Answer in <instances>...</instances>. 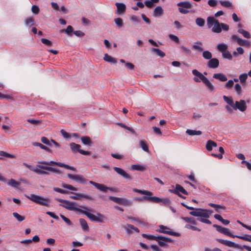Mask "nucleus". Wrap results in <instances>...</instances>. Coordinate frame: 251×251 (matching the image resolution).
<instances>
[{
  "mask_svg": "<svg viewBox=\"0 0 251 251\" xmlns=\"http://www.w3.org/2000/svg\"><path fill=\"white\" fill-rule=\"evenodd\" d=\"M33 145L34 146L39 147L41 149H43L49 152H51V150L50 149L40 143L34 142L33 143Z\"/></svg>",
  "mask_w": 251,
  "mask_h": 251,
  "instance_id": "obj_39",
  "label": "nucleus"
},
{
  "mask_svg": "<svg viewBox=\"0 0 251 251\" xmlns=\"http://www.w3.org/2000/svg\"><path fill=\"white\" fill-rule=\"evenodd\" d=\"M103 59L104 61L112 64H115L116 63V59L109 55L108 54H104Z\"/></svg>",
  "mask_w": 251,
  "mask_h": 251,
  "instance_id": "obj_35",
  "label": "nucleus"
},
{
  "mask_svg": "<svg viewBox=\"0 0 251 251\" xmlns=\"http://www.w3.org/2000/svg\"><path fill=\"white\" fill-rule=\"evenodd\" d=\"M180 48L181 49L182 52L185 54L189 55L191 53V50L189 48H186L184 46H181Z\"/></svg>",
  "mask_w": 251,
  "mask_h": 251,
  "instance_id": "obj_51",
  "label": "nucleus"
},
{
  "mask_svg": "<svg viewBox=\"0 0 251 251\" xmlns=\"http://www.w3.org/2000/svg\"><path fill=\"white\" fill-rule=\"evenodd\" d=\"M41 42L43 44L48 46H52V42L49 40L48 39H45V38H42L41 39Z\"/></svg>",
  "mask_w": 251,
  "mask_h": 251,
  "instance_id": "obj_64",
  "label": "nucleus"
},
{
  "mask_svg": "<svg viewBox=\"0 0 251 251\" xmlns=\"http://www.w3.org/2000/svg\"><path fill=\"white\" fill-rule=\"evenodd\" d=\"M163 12L162 7L158 6L153 10L152 15L154 17H160L163 14Z\"/></svg>",
  "mask_w": 251,
  "mask_h": 251,
  "instance_id": "obj_23",
  "label": "nucleus"
},
{
  "mask_svg": "<svg viewBox=\"0 0 251 251\" xmlns=\"http://www.w3.org/2000/svg\"><path fill=\"white\" fill-rule=\"evenodd\" d=\"M114 22L116 25L119 27H122L123 25V20L120 18H117L115 19Z\"/></svg>",
  "mask_w": 251,
  "mask_h": 251,
  "instance_id": "obj_61",
  "label": "nucleus"
},
{
  "mask_svg": "<svg viewBox=\"0 0 251 251\" xmlns=\"http://www.w3.org/2000/svg\"><path fill=\"white\" fill-rule=\"evenodd\" d=\"M238 32L241 34L245 38L249 39L251 37L250 33L242 28L238 29Z\"/></svg>",
  "mask_w": 251,
  "mask_h": 251,
  "instance_id": "obj_41",
  "label": "nucleus"
},
{
  "mask_svg": "<svg viewBox=\"0 0 251 251\" xmlns=\"http://www.w3.org/2000/svg\"><path fill=\"white\" fill-rule=\"evenodd\" d=\"M117 9L115 11V14L118 15L124 14L126 9V7L125 4L122 2H116L115 3Z\"/></svg>",
  "mask_w": 251,
  "mask_h": 251,
  "instance_id": "obj_15",
  "label": "nucleus"
},
{
  "mask_svg": "<svg viewBox=\"0 0 251 251\" xmlns=\"http://www.w3.org/2000/svg\"><path fill=\"white\" fill-rule=\"evenodd\" d=\"M81 140L83 144L85 145L91 146L92 144V142L90 138L88 136H82L81 137Z\"/></svg>",
  "mask_w": 251,
  "mask_h": 251,
  "instance_id": "obj_31",
  "label": "nucleus"
},
{
  "mask_svg": "<svg viewBox=\"0 0 251 251\" xmlns=\"http://www.w3.org/2000/svg\"><path fill=\"white\" fill-rule=\"evenodd\" d=\"M62 187L64 188H66L69 190H70L75 191H77V189L76 188L74 187V186H73L72 185H70V184L63 183L62 184Z\"/></svg>",
  "mask_w": 251,
  "mask_h": 251,
  "instance_id": "obj_55",
  "label": "nucleus"
},
{
  "mask_svg": "<svg viewBox=\"0 0 251 251\" xmlns=\"http://www.w3.org/2000/svg\"><path fill=\"white\" fill-rule=\"evenodd\" d=\"M53 189L54 191L61 193V194H67L68 193V192L67 191L62 189L58 187H53Z\"/></svg>",
  "mask_w": 251,
  "mask_h": 251,
  "instance_id": "obj_63",
  "label": "nucleus"
},
{
  "mask_svg": "<svg viewBox=\"0 0 251 251\" xmlns=\"http://www.w3.org/2000/svg\"><path fill=\"white\" fill-rule=\"evenodd\" d=\"M89 183L95 186L97 189L103 193H106L107 190L115 191V189L112 187H108L103 184H100L92 180L89 181Z\"/></svg>",
  "mask_w": 251,
  "mask_h": 251,
  "instance_id": "obj_12",
  "label": "nucleus"
},
{
  "mask_svg": "<svg viewBox=\"0 0 251 251\" xmlns=\"http://www.w3.org/2000/svg\"><path fill=\"white\" fill-rule=\"evenodd\" d=\"M73 32V28L71 25H68L66 29H61L60 31V33L65 32L69 36H72Z\"/></svg>",
  "mask_w": 251,
  "mask_h": 251,
  "instance_id": "obj_34",
  "label": "nucleus"
},
{
  "mask_svg": "<svg viewBox=\"0 0 251 251\" xmlns=\"http://www.w3.org/2000/svg\"><path fill=\"white\" fill-rule=\"evenodd\" d=\"M222 234H225L226 235H227V236H230V237H233L234 238L235 237V235H233L230 232V231L229 230V229L228 228H226V227H224V229H223V231L222 233Z\"/></svg>",
  "mask_w": 251,
  "mask_h": 251,
  "instance_id": "obj_52",
  "label": "nucleus"
},
{
  "mask_svg": "<svg viewBox=\"0 0 251 251\" xmlns=\"http://www.w3.org/2000/svg\"><path fill=\"white\" fill-rule=\"evenodd\" d=\"M79 221L83 231L84 232H88L89 231V227L86 221L83 218L79 219Z\"/></svg>",
  "mask_w": 251,
  "mask_h": 251,
  "instance_id": "obj_25",
  "label": "nucleus"
},
{
  "mask_svg": "<svg viewBox=\"0 0 251 251\" xmlns=\"http://www.w3.org/2000/svg\"><path fill=\"white\" fill-rule=\"evenodd\" d=\"M248 74H242L239 76V79L241 83H244L246 82L247 78H248Z\"/></svg>",
  "mask_w": 251,
  "mask_h": 251,
  "instance_id": "obj_49",
  "label": "nucleus"
},
{
  "mask_svg": "<svg viewBox=\"0 0 251 251\" xmlns=\"http://www.w3.org/2000/svg\"><path fill=\"white\" fill-rule=\"evenodd\" d=\"M185 228H186L187 229H192V230H193L194 231H201V229H200L199 228H198V227H197L196 226L190 225L189 224H186L185 226Z\"/></svg>",
  "mask_w": 251,
  "mask_h": 251,
  "instance_id": "obj_56",
  "label": "nucleus"
},
{
  "mask_svg": "<svg viewBox=\"0 0 251 251\" xmlns=\"http://www.w3.org/2000/svg\"><path fill=\"white\" fill-rule=\"evenodd\" d=\"M207 66L209 68H217L219 66V61L216 58H211L208 61Z\"/></svg>",
  "mask_w": 251,
  "mask_h": 251,
  "instance_id": "obj_20",
  "label": "nucleus"
},
{
  "mask_svg": "<svg viewBox=\"0 0 251 251\" xmlns=\"http://www.w3.org/2000/svg\"><path fill=\"white\" fill-rule=\"evenodd\" d=\"M109 199L114 202L125 206H130L132 205V201L126 198H118L113 196H110Z\"/></svg>",
  "mask_w": 251,
  "mask_h": 251,
  "instance_id": "obj_10",
  "label": "nucleus"
},
{
  "mask_svg": "<svg viewBox=\"0 0 251 251\" xmlns=\"http://www.w3.org/2000/svg\"><path fill=\"white\" fill-rule=\"evenodd\" d=\"M186 133L190 136L200 135L202 133L201 131L200 130H196L189 129H187Z\"/></svg>",
  "mask_w": 251,
  "mask_h": 251,
  "instance_id": "obj_36",
  "label": "nucleus"
},
{
  "mask_svg": "<svg viewBox=\"0 0 251 251\" xmlns=\"http://www.w3.org/2000/svg\"><path fill=\"white\" fill-rule=\"evenodd\" d=\"M158 199L155 198H152L151 196H144L142 197H135L134 198V200L136 201H151L152 200L156 201Z\"/></svg>",
  "mask_w": 251,
  "mask_h": 251,
  "instance_id": "obj_24",
  "label": "nucleus"
},
{
  "mask_svg": "<svg viewBox=\"0 0 251 251\" xmlns=\"http://www.w3.org/2000/svg\"><path fill=\"white\" fill-rule=\"evenodd\" d=\"M25 197L31 201L41 205L45 206H49L50 205V200L47 198H44L33 194L29 196H25Z\"/></svg>",
  "mask_w": 251,
  "mask_h": 251,
  "instance_id": "obj_7",
  "label": "nucleus"
},
{
  "mask_svg": "<svg viewBox=\"0 0 251 251\" xmlns=\"http://www.w3.org/2000/svg\"><path fill=\"white\" fill-rule=\"evenodd\" d=\"M142 236L144 238H146L148 240H155L156 241L157 236H155L151 234H147L145 233H143Z\"/></svg>",
  "mask_w": 251,
  "mask_h": 251,
  "instance_id": "obj_44",
  "label": "nucleus"
},
{
  "mask_svg": "<svg viewBox=\"0 0 251 251\" xmlns=\"http://www.w3.org/2000/svg\"><path fill=\"white\" fill-rule=\"evenodd\" d=\"M131 169L133 170H137L140 171H144L145 170V167L141 165L135 164L131 166Z\"/></svg>",
  "mask_w": 251,
  "mask_h": 251,
  "instance_id": "obj_43",
  "label": "nucleus"
},
{
  "mask_svg": "<svg viewBox=\"0 0 251 251\" xmlns=\"http://www.w3.org/2000/svg\"><path fill=\"white\" fill-rule=\"evenodd\" d=\"M216 240L220 243L228 247H232L240 249L241 250L245 249L248 251H251V247L247 245L241 246L238 244L235 243L232 241L224 240L222 239H217Z\"/></svg>",
  "mask_w": 251,
  "mask_h": 251,
  "instance_id": "obj_8",
  "label": "nucleus"
},
{
  "mask_svg": "<svg viewBox=\"0 0 251 251\" xmlns=\"http://www.w3.org/2000/svg\"><path fill=\"white\" fill-rule=\"evenodd\" d=\"M156 241L161 247H167L168 244L173 242V240L169 237L159 235L157 236Z\"/></svg>",
  "mask_w": 251,
  "mask_h": 251,
  "instance_id": "obj_13",
  "label": "nucleus"
},
{
  "mask_svg": "<svg viewBox=\"0 0 251 251\" xmlns=\"http://www.w3.org/2000/svg\"><path fill=\"white\" fill-rule=\"evenodd\" d=\"M67 176L68 178L74 180L82 184H85L86 181V179L84 178L83 176L81 175H72L68 174L67 175Z\"/></svg>",
  "mask_w": 251,
  "mask_h": 251,
  "instance_id": "obj_17",
  "label": "nucleus"
},
{
  "mask_svg": "<svg viewBox=\"0 0 251 251\" xmlns=\"http://www.w3.org/2000/svg\"><path fill=\"white\" fill-rule=\"evenodd\" d=\"M70 147L71 151L73 153L79 152L81 154L85 155H89L91 154L90 151H85L80 149V145L76 144L75 143H71L70 144Z\"/></svg>",
  "mask_w": 251,
  "mask_h": 251,
  "instance_id": "obj_11",
  "label": "nucleus"
},
{
  "mask_svg": "<svg viewBox=\"0 0 251 251\" xmlns=\"http://www.w3.org/2000/svg\"><path fill=\"white\" fill-rule=\"evenodd\" d=\"M13 215L19 222H20L25 219V217L24 216L20 215L17 212L13 213Z\"/></svg>",
  "mask_w": 251,
  "mask_h": 251,
  "instance_id": "obj_50",
  "label": "nucleus"
},
{
  "mask_svg": "<svg viewBox=\"0 0 251 251\" xmlns=\"http://www.w3.org/2000/svg\"><path fill=\"white\" fill-rule=\"evenodd\" d=\"M202 56L205 59L210 60L212 58V53L210 51L206 50L203 51Z\"/></svg>",
  "mask_w": 251,
  "mask_h": 251,
  "instance_id": "obj_47",
  "label": "nucleus"
},
{
  "mask_svg": "<svg viewBox=\"0 0 251 251\" xmlns=\"http://www.w3.org/2000/svg\"><path fill=\"white\" fill-rule=\"evenodd\" d=\"M213 77L216 79H218L222 82L227 81V78L226 76L223 73H216L213 75Z\"/></svg>",
  "mask_w": 251,
  "mask_h": 251,
  "instance_id": "obj_22",
  "label": "nucleus"
},
{
  "mask_svg": "<svg viewBox=\"0 0 251 251\" xmlns=\"http://www.w3.org/2000/svg\"><path fill=\"white\" fill-rule=\"evenodd\" d=\"M196 23L199 26L202 27L204 25L205 21L201 18H197L196 19Z\"/></svg>",
  "mask_w": 251,
  "mask_h": 251,
  "instance_id": "obj_48",
  "label": "nucleus"
},
{
  "mask_svg": "<svg viewBox=\"0 0 251 251\" xmlns=\"http://www.w3.org/2000/svg\"><path fill=\"white\" fill-rule=\"evenodd\" d=\"M128 219H129V220H132V221L136 222L138 223H139L140 224H142V225L146 224L145 222H144L143 221L141 220L139 218L128 217Z\"/></svg>",
  "mask_w": 251,
  "mask_h": 251,
  "instance_id": "obj_53",
  "label": "nucleus"
},
{
  "mask_svg": "<svg viewBox=\"0 0 251 251\" xmlns=\"http://www.w3.org/2000/svg\"><path fill=\"white\" fill-rule=\"evenodd\" d=\"M217 48L218 50L222 53V52L227 50L228 46H227V45H226V44H225L224 43H221V44H219L217 45Z\"/></svg>",
  "mask_w": 251,
  "mask_h": 251,
  "instance_id": "obj_40",
  "label": "nucleus"
},
{
  "mask_svg": "<svg viewBox=\"0 0 251 251\" xmlns=\"http://www.w3.org/2000/svg\"><path fill=\"white\" fill-rule=\"evenodd\" d=\"M230 39L232 41H236L240 46L249 47L250 44L249 41L240 38L236 35H231Z\"/></svg>",
  "mask_w": 251,
  "mask_h": 251,
  "instance_id": "obj_14",
  "label": "nucleus"
},
{
  "mask_svg": "<svg viewBox=\"0 0 251 251\" xmlns=\"http://www.w3.org/2000/svg\"><path fill=\"white\" fill-rule=\"evenodd\" d=\"M60 217L68 226L73 225L72 222L70 221L69 219H68V218L66 217L65 216L62 214H60Z\"/></svg>",
  "mask_w": 251,
  "mask_h": 251,
  "instance_id": "obj_57",
  "label": "nucleus"
},
{
  "mask_svg": "<svg viewBox=\"0 0 251 251\" xmlns=\"http://www.w3.org/2000/svg\"><path fill=\"white\" fill-rule=\"evenodd\" d=\"M31 11L33 13L38 14L40 11L39 6L36 5H33L31 7Z\"/></svg>",
  "mask_w": 251,
  "mask_h": 251,
  "instance_id": "obj_62",
  "label": "nucleus"
},
{
  "mask_svg": "<svg viewBox=\"0 0 251 251\" xmlns=\"http://www.w3.org/2000/svg\"><path fill=\"white\" fill-rule=\"evenodd\" d=\"M224 100L234 110H239L241 112H244L247 110V106L244 100H240L239 101L234 102L232 97L223 96Z\"/></svg>",
  "mask_w": 251,
  "mask_h": 251,
  "instance_id": "obj_4",
  "label": "nucleus"
},
{
  "mask_svg": "<svg viewBox=\"0 0 251 251\" xmlns=\"http://www.w3.org/2000/svg\"><path fill=\"white\" fill-rule=\"evenodd\" d=\"M169 191L174 194H176L179 197H181V195L180 194V192L184 194L188 195V192L182 187L180 185L176 184V189L174 190H169Z\"/></svg>",
  "mask_w": 251,
  "mask_h": 251,
  "instance_id": "obj_16",
  "label": "nucleus"
},
{
  "mask_svg": "<svg viewBox=\"0 0 251 251\" xmlns=\"http://www.w3.org/2000/svg\"><path fill=\"white\" fill-rule=\"evenodd\" d=\"M219 2L222 6L226 7H229L232 5V3L227 0H220Z\"/></svg>",
  "mask_w": 251,
  "mask_h": 251,
  "instance_id": "obj_58",
  "label": "nucleus"
},
{
  "mask_svg": "<svg viewBox=\"0 0 251 251\" xmlns=\"http://www.w3.org/2000/svg\"><path fill=\"white\" fill-rule=\"evenodd\" d=\"M159 229L157 231L160 233H163L176 236H179V233H178V232L167 230L166 229H169V228L166 226H164L163 225H160L159 226Z\"/></svg>",
  "mask_w": 251,
  "mask_h": 251,
  "instance_id": "obj_18",
  "label": "nucleus"
},
{
  "mask_svg": "<svg viewBox=\"0 0 251 251\" xmlns=\"http://www.w3.org/2000/svg\"><path fill=\"white\" fill-rule=\"evenodd\" d=\"M208 205L214 208L216 211H217V212H219V213L221 212L220 209H222L223 210H225L226 209V207L225 206L219 205V204H215V203H209L208 204Z\"/></svg>",
  "mask_w": 251,
  "mask_h": 251,
  "instance_id": "obj_30",
  "label": "nucleus"
},
{
  "mask_svg": "<svg viewBox=\"0 0 251 251\" xmlns=\"http://www.w3.org/2000/svg\"><path fill=\"white\" fill-rule=\"evenodd\" d=\"M46 170L48 171H50L57 174H61L60 171L57 168L41 165H37V168H34L33 172L38 175H49V173L46 171Z\"/></svg>",
  "mask_w": 251,
  "mask_h": 251,
  "instance_id": "obj_5",
  "label": "nucleus"
},
{
  "mask_svg": "<svg viewBox=\"0 0 251 251\" xmlns=\"http://www.w3.org/2000/svg\"><path fill=\"white\" fill-rule=\"evenodd\" d=\"M207 25L208 28H211L213 32L220 33L222 30L227 31L229 30V25L226 24L220 23L214 17L209 16L207 18Z\"/></svg>",
  "mask_w": 251,
  "mask_h": 251,
  "instance_id": "obj_2",
  "label": "nucleus"
},
{
  "mask_svg": "<svg viewBox=\"0 0 251 251\" xmlns=\"http://www.w3.org/2000/svg\"><path fill=\"white\" fill-rule=\"evenodd\" d=\"M234 90L237 95H241L242 94V87L240 84L236 83L234 85Z\"/></svg>",
  "mask_w": 251,
  "mask_h": 251,
  "instance_id": "obj_45",
  "label": "nucleus"
},
{
  "mask_svg": "<svg viewBox=\"0 0 251 251\" xmlns=\"http://www.w3.org/2000/svg\"><path fill=\"white\" fill-rule=\"evenodd\" d=\"M177 5L179 6L178 11L183 14H186L189 12L188 9L191 8L193 6L192 4L189 1H181L177 3Z\"/></svg>",
  "mask_w": 251,
  "mask_h": 251,
  "instance_id": "obj_9",
  "label": "nucleus"
},
{
  "mask_svg": "<svg viewBox=\"0 0 251 251\" xmlns=\"http://www.w3.org/2000/svg\"><path fill=\"white\" fill-rule=\"evenodd\" d=\"M152 198H155L157 199L158 200L156 201L155 200H152L151 202L159 203H162L164 205H168L170 203V201L169 199L166 198V199H161L157 197H152Z\"/></svg>",
  "mask_w": 251,
  "mask_h": 251,
  "instance_id": "obj_26",
  "label": "nucleus"
},
{
  "mask_svg": "<svg viewBox=\"0 0 251 251\" xmlns=\"http://www.w3.org/2000/svg\"><path fill=\"white\" fill-rule=\"evenodd\" d=\"M55 200L62 202L60 205L69 210H73L78 212L86 215L92 222L103 223L105 219V216L100 213H97L96 215L93 214L91 212H94L95 210L91 207L79 205V208L76 207L77 203L75 202L70 201L66 200L55 198Z\"/></svg>",
  "mask_w": 251,
  "mask_h": 251,
  "instance_id": "obj_1",
  "label": "nucleus"
},
{
  "mask_svg": "<svg viewBox=\"0 0 251 251\" xmlns=\"http://www.w3.org/2000/svg\"><path fill=\"white\" fill-rule=\"evenodd\" d=\"M119 125L125 128V129L130 131L133 134H136V132L135 131V130L132 128V127H129V126H126V125H125V124H123V123H119Z\"/></svg>",
  "mask_w": 251,
  "mask_h": 251,
  "instance_id": "obj_54",
  "label": "nucleus"
},
{
  "mask_svg": "<svg viewBox=\"0 0 251 251\" xmlns=\"http://www.w3.org/2000/svg\"><path fill=\"white\" fill-rule=\"evenodd\" d=\"M25 24L26 26L30 27L31 25H34V20L33 18L29 17L25 20Z\"/></svg>",
  "mask_w": 251,
  "mask_h": 251,
  "instance_id": "obj_42",
  "label": "nucleus"
},
{
  "mask_svg": "<svg viewBox=\"0 0 251 251\" xmlns=\"http://www.w3.org/2000/svg\"><path fill=\"white\" fill-rule=\"evenodd\" d=\"M139 146H140V147L141 148H142V149L144 151H145L147 152H148V153L150 152L148 146L145 141L140 140L139 141Z\"/></svg>",
  "mask_w": 251,
  "mask_h": 251,
  "instance_id": "obj_33",
  "label": "nucleus"
},
{
  "mask_svg": "<svg viewBox=\"0 0 251 251\" xmlns=\"http://www.w3.org/2000/svg\"><path fill=\"white\" fill-rule=\"evenodd\" d=\"M202 45V43L201 42L198 41L195 42L192 46V49L199 51H201L203 50V48L201 47Z\"/></svg>",
  "mask_w": 251,
  "mask_h": 251,
  "instance_id": "obj_32",
  "label": "nucleus"
},
{
  "mask_svg": "<svg viewBox=\"0 0 251 251\" xmlns=\"http://www.w3.org/2000/svg\"><path fill=\"white\" fill-rule=\"evenodd\" d=\"M133 191L134 192H136L138 193H139L140 194L147 195V196H151L152 194V193L151 191H148V190H141L138 189L137 188H134L133 189Z\"/></svg>",
  "mask_w": 251,
  "mask_h": 251,
  "instance_id": "obj_37",
  "label": "nucleus"
},
{
  "mask_svg": "<svg viewBox=\"0 0 251 251\" xmlns=\"http://www.w3.org/2000/svg\"><path fill=\"white\" fill-rule=\"evenodd\" d=\"M186 208L189 210H195L190 212V214L195 217H201L205 218L209 217V214L212 213V210H208L205 209L196 208L193 207L187 206Z\"/></svg>",
  "mask_w": 251,
  "mask_h": 251,
  "instance_id": "obj_6",
  "label": "nucleus"
},
{
  "mask_svg": "<svg viewBox=\"0 0 251 251\" xmlns=\"http://www.w3.org/2000/svg\"><path fill=\"white\" fill-rule=\"evenodd\" d=\"M234 85L233 80H229L225 85V87L227 89H231Z\"/></svg>",
  "mask_w": 251,
  "mask_h": 251,
  "instance_id": "obj_59",
  "label": "nucleus"
},
{
  "mask_svg": "<svg viewBox=\"0 0 251 251\" xmlns=\"http://www.w3.org/2000/svg\"><path fill=\"white\" fill-rule=\"evenodd\" d=\"M192 73L195 76L193 78V80L196 82H200L201 81L207 87V89L210 91L214 90V86L209 80L205 77L202 74L199 72L196 69H194L192 71Z\"/></svg>",
  "mask_w": 251,
  "mask_h": 251,
  "instance_id": "obj_3",
  "label": "nucleus"
},
{
  "mask_svg": "<svg viewBox=\"0 0 251 251\" xmlns=\"http://www.w3.org/2000/svg\"><path fill=\"white\" fill-rule=\"evenodd\" d=\"M181 219L184 220V221L190 223L192 225H196L197 224V223L196 220L192 217H181Z\"/></svg>",
  "mask_w": 251,
  "mask_h": 251,
  "instance_id": "obj_38",
  "label": "nucleus"
},
{
  "mask_svg": "<svg viewBox=\"0 0 251 251\" xmlns=\"http://www.w3.org/2000/svg\"><path fill=\"white\" fill-rule=\"evenodd\" d=\"M222 57L224 58L230 60H231L232 59V56L228 50H226V51L222 52Z\"/></svg>",
  "mask_w": 251,
  "mask_h": 251,
  "instance_id": "obj_46",
  "label": "nucleus"
},
{
  "mask_svg": "<svg viewBox=\"0 0 251 251\" xmlns=\"http://www.w3.org/2000/svg\"><path fill=\"white\" fill-rule=\"evenodd\" d=\"M217 144L215 142L209 140L207 141L205 148L208 151H211L212 150L213 148L217 147Z\"/></svg>",
  "mask_w": 251,
  "mask_h": 251,
  "instance_id": "obj_28",
  "label": "nucleus"
},
{
  "mask_svg": "<svg viewBox=\"0 0 251 251\" xmlns=\"http://www.w3.org/2000/svg\"><path fill=\"white\" fill-rule=\"evenodd\" d=\"M39 164H44L45 166L48 165H56L57 166L62 167L63 163L56 162L54 161H40L38 162Z\"/></svg>",
  "mask_w": 251,
  "mask_h": 251,
  "instance_id": "obj_21",
  "label": "nucleus"
},
{
  "mask_svg": "<svg viewBox=\"0 0 251 251\" xmlns=\"http://www.w3.org/2000/svg\"><path fill=\"white\" fill-rule=\"evenodd\" d=\"M152 53H155L157 55L160 57H164L165 56V53L163 51L158 48H152L151 50Z\"/></svg>",
  "mask_w": 251,
  "mask_h": 251,
  "instance_id": "obj_29",
  "label": "nucleus"
},
{
  "mask_svg": "<svg viewBox=\"0 0 251 251\" xmlns=\"http://www.w3.org/2000/svg\"><path fill=\"white\" fill-rule=\"evenodd\" d=\"M113 169L117 174L122 176L125 178L127 179L128 180L132 179V177L123 169L117 167H113Z\"/></svg>",
  "mask_w": 251,
  "mask_h": 251,
  "instance_id": "obj_19",
  "label": "nucleus"
},
{
  "mask_svg": "<svg viewBox=\"0 0 251 251\" xmlns=\"http://www.w3.org/2000/svg\"><path fill=\"white\" fill-rule=\"evenodd\" d=\"M41 142L47 145H48V146H51V141H50L46 137H42L41 138Z\"/></svg>",
  "mask_w": 251,
  "mask_h": 251,
  "instance_id": "obj_60",
  "label": "nucleus"
},
{
  "mask_svg": "<svg viewBox=\"0 0 251 251\" xmlns=\"http://www.w3.org/2000/svg\"><path fill=\"white\" fill-rule=\"evenodd\" d=\"M8 185L14 188L15 189H18L20 185V183L19 181L15 180L14 179H10L7 182Z\"/></svg>",
  "mask_w": 251,
  "mask_h": 251,
  "instance_id": "obj_27",
  "label": "nucleus"
}]
</instances>
